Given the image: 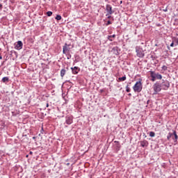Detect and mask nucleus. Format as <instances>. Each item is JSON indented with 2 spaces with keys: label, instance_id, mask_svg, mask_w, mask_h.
<instances>
[{
  "label": "nucleus",
  "instance_id": "nucleus-39",
  "mask_svg": "<svg viewBox=\"0 0 178 178\" xmlns=\"http://www.w3.org/2000/svg\"><path fill=\"white\" fill-rule=\"evenodd\" d=\"M129 97H131V93L128 94Z\"/></svg>",
  "mask_w": 178,
  "mask_h": 178
},
{
  "label": "nucleus",
  "instance_id": "nucleus-34",
  "mask_svg": "<svg viewBox=\"0 0 178 178\" xmlns=\"http://www.w3.org/2000/svg\"><path fill=\"white\" fill-rule=\"evenodd\" d=\"M163 12H166L168 10V8H166L165 9H163Z\"/></svg>",
  "mask_w": 178,
  "mask_h": 178
},
{
  "label": "nucleus",
  "instance_id": "nucleus-38",
  "mask_svg": "<svg viewBox=\"0 0 178 178\" xmlns=\"http://www.w3.org/2000/svg\"><path fill=\"white\" fill-rule=\"evenodd\" d=\"M0 9H2V5L0 3Z\"/></svg>",
  "mask_w": 178,
  "mask_h": 178
},
{
  "label": "nucleus",
  "instance_id": "nucleus-19",
  "mask_svg": "<svg viewBox=\"0 0 178 178\" xmlns=\"http://www.w3.org/2000/svg\"><path fill=\"white\" fill-rule=\"evenodd\" d=\"M65 74H66V70L62 69L60 70V77H64Z\"/></svg>",
  "mask_w": 178,
  "mask_h": 178
},
{
  "label": "nucleus",
  "instance_id": "nucleus-46",
  "mask_svg": "<svg viewBox=\"0 0 178 178\" xmlns=\"http://www.w3.org/2000/svg\"><path fill=\"white\" fill-rule=\"evenodd\" d=\"M10 54H12V51H10Z\"/></svg>",
  "mask_w": 178,
  "mask_h": 178
},
{
  "label": "nucleus",
  "instance_id": "nucleus-4",
  "mask_svg": "<svg viewBox=\"0 0 178 178\" xmlns=\"http://www.w3.org/2000/svg\"><path fill=\"white\" fill-rule=\"evenodd\" d=\"M160 84L161 85L162 90H168L169 87H170V83H169V81L166 79H162Z\"/></svg>",
  "mask_w": 178,
  "mask_h": 178
},
{
  "label": "nucleus",
  "instance_id": "nucleus-25",
  "mask_svg": "<svg viewBox=\"0 0 178 178\" xmlns=\"http://www.w3.org/2000/svg\"><path fill=\"white\" fill-rule=\"evenodd\" d=\"M154 136H155V132H154V131L149 132V137H154Z\"/></svg>",
  "mask_w": 178,
  "mask_h": 178
},
{
  "label": "nucleus",
  "instance_id": "nucleus-17",
  "mask_svg": "<svg viewBox=\"0 0 178 178\" xmlns=\"http://www.w3.org/2000/svg\"><path fill=\"white\" fill-rule=\"evenodd\" d=\"M115 143H117L115 147L116 151H120V143L118 141H115Z\"/></svg>",
  "mask_w": 178,
  "mask_h": 178
},
{
  "label": "nucleus",
  "instance_id": "nucleus-23",
  "mask_svg": "<svg viewBox=\"0 0 178 178\" xmlns=\"http://www.w3.org/2000/svg\"><path fill=\"white\" fill-rule=\"evenodd\" d=\"M55 19L56 20H62V16L57 15Z\"/></svg>",
  "mask_w": 178,
  "mask_h": 178
},
{
  "label": "nucleus",
  "instance_id": "nucleus-29",
  "mask_svg": "<svg viewBox=\"0 0 178 178\" xmlns=\"http://www.w3.org/2000/svg\"><path fill=\"white\" fill-rule=\"evenodd\" d=\"M109 24H112V22L108 20L107 23H106V26H109Z\"/></svg>",
  "mask_w": 178,
  "mask_h": 178
},
{
  "label": "nucleus",
  "instance_id": "nucleus-13",
  "mask_svg": "<svg viewBox=\"0 0 178 178\" xmlns=\"http://www.w3.org/2000/svg\"><path fill=\"white\" fill-rule=\"evenodd\" d=\"M149 73L150 74L151 81H155V80H156V78L154 75V71H149Z\"/></svg>",
  "mask_w": 178,
  "mask_h": 178
},
{
  "label": "nucleus",
  "instance_id": "nucleus-12",
  "mask_svg": "<svg viewBox=\"0 0 178 178\" xmlns=\"http://www.w3.org/2000/svg\"><path fill=\"white\" fill-rule=\"evenodd\" d=\"M112 51L114 54V55H119V47H115L112 49Z\"/></svg>",
  "mask_w": 178,
  "mask_h": 178
},
{
  "label": "nucleus",
  "instance_id": "nucleus-44",
  "mask_svg": "<svg viewBox=\"0 0 178 178\" xmlns=\"http://www.w3.org/2000/svg\"><path fill=\"white\" fill-rule=\"evenodd\" d=\"M129 84H131V83L129 82Z\"/></svg>",
  "mask_w": 178,
  "mask_h": 178
},
{
  "label": "nucleus",
  "instance_id": "nucleus-5",
  "mask_svg": "<svg viewBox=\"0 0 178 178\" xmlns=\"http://www.w3.org/2000/svg\"><path fill=\"white\" fill-rule=\"evenodd\" d=\"M106 10L107 12V14L106 15V16H108L109 15H113V13H115V11L112 10V6H111V4H107L106 6Z\"/></svg>",
  "mask_w": 178,
  "mask_h": 178
},
{
  "label": "nucleus",
  "instance_id": "nucleus-28",
  "mask_svg": "<svg viewBox=\"0 0 178 178\" xmlns=\"http://www.w3.org/2000/svg\"><path fill=\"white\" fill-rule=\"evenodd\" d=\"M150 58H151L152 60H155V59H156V56H154V55H152V56H150Z\"/></svg>",
  "mask_w": 178,
  "mask_h": 178
},
{
  "label": "nucleus",
  "instance_id": "nucleus-43",
  "mask_svg": "<svg viewBox=\"0 0 178 178\" xmlns=\"http://www.w3.org/2000/svg\"><path fill=\"white\" fill-rule=\"evenodd\" d=\"M0 59H2V56H0Z\"/></svg>",
  "mask_w": 178,
  "mask_h": 178
},
{
  "label": "nucleus",
  "instance_id": "nucleus-21",
  "mask_svg": "<svg viewBox=\"0 0 178 178\" xmlns=\"http://www.w3.org/2000/svg\"><path fill=\"white\" fill-rule=\"evenodd\" d=\"M64 55H66L67 59H72V54H70V52L67 53H63Z\"/></svg>",
  "mask_w": 178,
  "mask_h": 178
},
{
  "label": "nucleus",
  "instance_id": "nucleus-33",
  "mask_svg": "<svg viewBox=\"0 0 178 178\" xmlns=\"http://www.w3.org/2000/svg\"><path fill=\"white\" fill-rule=\"evenodd\" d=\"M79 58H80V56H75V59H79Z\"/></svg>",
  "mask_w": 178,
  "mask_h": 178
},
{
  "label": "nucleus",
  "instance_id": "nucleus-24",
  "mask_svg": "<svg viewBox=\"0 0 178 178\" xmlns=\"http://www.w3.org/2000/svg\"><path fill=\"white\" fill-rule=\"evenodd\" d=\"M161 69H162V70H164V72H165V71L168 70V67L166 65H163L161 67Z\"/></svg>",
  "mask_w": 178,
  "mask_h": 178
},
{
  "label": "nucleus",
  "instance_id": "nucleus-41",
  "mask_svg": "<svg viewBox=\"0 0 178 178\" xmlns=\"http://www.w3.org/2000/svg\"><path fill=\"white\" fill-rule=\"evenodd\" d=\"M33 140H35V136H33Z\"/></svg>",
  "mask_w": 178,
  "mask_h": 178
},
{
  "label": "nucleus",
  "instance_id": "nucleus-40",
  "mask_svg": "<svg viewBox=\"0 0 178 178\" xmlns=\"http://www.w3.org/2000/svg\"><path fill=\"white\" fill-rule=\"evenodd\" d=\"M69 165H70V163H67V166H69Z\"/></svg>",
  "mask_w": 178,
  "mask_h": 178
},
{
  "label": "nucleus",
  "instance_id": "nucleus-10",
  "mask_svg": "<svg viewBox=\"0 0 178 178\" xmlns=\"http://www.w3.org/2000/svg\"><path fill=\"white\" fill-rule=\"evenodd\" d=\"M154 77H156V80H162V74H159V72H155L154 71Z\"/></svg>",
  "mask_w": 178,
  "mask_h": 178
},
{
  "label": "nucleus",
  "instance_id": "nucleus-26",
  "mask_svg": "<svg viewBox=\"0 0 178 178\" xmlns=\"http://www.w3.org/2000/svg\"><path fill=\"white\" fill-rule=\"evenodd\" d=\"M126 91H127V92H130V91H131V89H130V88L129 87V85H127V86H126Z\"/></svg>",
  "mask_w": 178,
  "mask_h": 178
},
{
  "label": "nucleus",
  "instance_id": "nucleus-30",
  "mask_svg": "<svg viewBox=\"0 0 178 178\" xmlns=\"http://www.w3.org/2000/svg\"><path fill=\"white\" fill-rule=\"evenodd\" d=\"M170 47H175V42H173V40H172V42L170 44Z\"/></svg>",
  "mask_w": 178,
  "mask_h": 178
},
{
  "label": "nucleus",
  "instance_id": "nucleus-45",
  "mask_svg": "<svg viewBox=\"0 0 178 178\" xmlns=\"http://www.w3.org/2000/svg\"><path fill=\"white\" fill-rule=\"evenodd\" d=\"M120 3H122V1H120Z\"/></svg>",
  "mask_w": 178,
  "mask_h": 178
},
{
  "label": "nucleus",
  "instance_id": "nucleus-36",
  "mask_svg": "<svg viewBox=\"0 0 178 178\" xmlns=\"http://www.w3.org/2000/svg\"><path fill=\"white\" fill-rule=\"evenodd\" d=\"M42 131H44V127H42L41 133L42 134Z\"/></svg>",
  "mask_w": 178,
  "mask_h": 178
},
{
  "label": "nucleus",
  "instance_id": "nucleus-37",
  "mask_svg": "<svg viewBox=\"0 0 178 178\" xmlns=\"http://www.w3.org/2000/svg\"><path fill=\"white\" fill-rule=\"evenodd\" d=\"M29 155H33V152H30Z\"/></svg>",
  "mask_w": 178,
  "mask_h": 178
},
{
  "label": "nucleus",
  "instance_id": "nucleus-9",
  "mask_svg": "<svg viewBox=\"0 0 178 178\" xmlns=\"http://www.w3.org/2000/svg\"><path fill=\"white\" fill-rule=\"evenodd\" d=\"M22 48H23V42L19 40L18 42H17V44L15 45V49L20 50L22 49Z\"/></svg>",
  "mask_w": 178,
  "mask_h": 178
},
{
  "label": "nucleus",
  "instance_id": "nucleus-11",
  "mask_svg": "<svg viewBox=\"0 0 178 178\" xmlns=\"http://www.w3.org/2000/svg\"><path fill=\"white\" fill-rule=\"evenodd\" d=\"M140 146L143 147V148L145 147H148V140H142L140 142Z\"/></svg>",
  "mask_w": 178,
  "mask_h": 178
},
{
  "label": "nucleus",
  "instance_id": "nucleus-3",
  "mask_svg": "<svg viewBox=\"0 0 178 178\" xmlns=\"http://www.w3.org/2000/svg\"><path fill=\"white\" fill-rule=\"evenodd\" d=\"M153 90L154 91V94H156L158 92H160L162 90V86L161 85V83L159 81H156L154 85H153Z\"/></svg>",
  "mask_w": 178,
  "mask_h": 178
},
{
  "label": "nucleus",
  "instance_id": "nucleus-22",
  "mask_svg": "<svg viewBox=\"0 0 178 178\" xmlns=\"http://www.w3.org/2000/svg\"><path fill=\"white\" fill-rule=\"evenodd\" d=\"M126 75H124V76H122V77H120V78H118V80H119V81H125V80H126Z\"/></svg>",
  "mask_w": 178,
  "mask_h": 178
},
{
  "label": "nucleus",
  "instance_id": "nucleus-8",
  "mask_svg": "<svg viewBox=\"0 0 178 178\" xmlns=\"http://www.w3.org/2000/svg\"><path fill=\"white\" fill-rule=\"evenodd\" d=\"M71 70L72 72V74H78L79 72H80V67H71Z\"/></svg>",
  "mask_w": 178,
  "mask_h": 178
},
{
  "label": "nucleus",
  "instance_id": "nucleus-42",
  "mask_svg": "<svg viewBox=\"0 0 178 178\" xmlns=\"http://www.w3.org/2000/svg\"><path fill=\"white\" fill-rule=\"evenodd\" d=\"M26 158H29V154H27V155L26 156Z\"/></svg>",
  "mask_w": 178,
  "mask_h": 178
},
{
  "label": "nucleus",
  "instance_id": "nucleus-27",
  "mask_svg": "<svg viewBox=\"0 0 178 178\" xmlns=\"http://www.w3.org/2000/svg\"><path fill=\"white\" fill-rule=\"evenodd\" d=\"M52 15V11H48L47 12V15L49 17Z\"/></svg>",
  "mask_w": 178,
  "mask_h": 178
},
{
  "label": "nucleus",
  "instance_id": "nucleus-31",
  "mask_svg": "<svg viewBox=\"0 0 178 178\" xmlns=\"http://www.w3.org/2000/svg\"><path fill=\"white\" fill-rule=\"evenodd\" d=\"M147 105H149V104H151V100H147Z\"/></svg>",
  "mask_w": 178,
  "mask_h": 178
},
{
  "label": "nucleus",
  "instance_id": "nucleus-7",
  "mask_svg": "<svg viewBox=\"0 0 178 178\" xmlns=\"http://www.w3.org/2000/svg\"><path fill=\"white\" fill-rule=\"evenodd\" d=\"M70 44H67V43H65L64 46L63 47V54H66L70 51Z\"/></svg>",
  "mask_w": 178,
  "mask_h": 178
},
{
  "label": "nucleus",
  "instance_id": "nucleus-16",
  "mask_svg": "<svg viewBox=\"0 0 178 178\" xmlns=\"http://www.w3.org/2000/svg\"><path fill=\"white\" fill-rule=\"evenodd\" d=\"M173 138V132L172 133L169 132L168 135L167 136L168 141H170V138Z\"/></svg>",
  "mask_w": 178,
  "mask_h": 178
},
{
  "label": "nucleus",
  "instance_id": "nucleus-32",
  "mask_svg": "<svg viewBox=\"0 0 178 178\" xmlns=\"http://www.w3.org/2000/svg\"><path fill=\"white\" fill-rule=\"evenodd\" d=\"M111 17H112V16H111V15H107V19H111Z\"/></svg>",
  "mask_w": 178,
  "mask_h": 178
},
{
  "label": "nucleus",
  "instance_id": "nucleus-15",
  "mask_svg": "<svg viewBox=\"0 0 178 178\" xmlns=\"http://www.w3.org/2000/svg\"><path fill=\"white\" fill-rule=\"evenodd\" d=\"M2 83H9V77L8 76H4L2 79H1Z\"/></svg>",
  "mask_w": 178,
  "mask_h": 178
},
{
  "label": "nucleus",
  "instance_id": "nucleus-20",
  "mask_svg": "<svg viewBox=\"0 0 178 178\" xmlns=\"http://www.w3.org/2000/svg\"><path fill=\"white\" fill-rule=\"evenodd\" d=\"M173 42L175 44V47L178 45V38L174 37L172 38Z\"/></svg>",
  "mask_w": 178,
  "mask_h": 178
},
{
  "label": "nucleus",
  "instance_id": "nucleus-35",
  "mask_svg": "<svg viewBox=\"0 0 178 178\" xmlns=\"http://www.w3.org/2000/svg\"><path fill=\"white\" fill-rule=\"evenodd\" d=\"M46 106H47V108H48L49 106V104L47 103Z\"/></svg>",
  "mask_w": 178,
  "mask_h": 178
},
{
  "label": "nucleus",
  "instance_id": "nucleus-14",
  "mask_svg": "<svg viewBox=\"0 0 178 178\" xmlns=\"http://www.w3.org/2000/svg\"><path fill=\"white\" fill-rule=\"evenodd\" d=\"M172 134L175 137V138L172 137V140H174V143H177L178 136H177V134L176 131H173Z\"/></svg>",
  "mask_w": 178,
  "mask_h": 178
},
{
  "label": "nucleus",
  "instance_id": "nucleus-18",
  "mask_svg": "<svg viewBox=\"0 0 178 178\" xmlns=\"http://www.w3.org/2000/svg\"><path fill=\"white\" fill-rule=\"evenodd\" d=\"M116 38V35H108L107 38L109 41H113V39L112 38Z\"/></svg>",
  "mask_w": 178,
  "mask_h": 178
},
{
  "label": "nucleus",
  "instance_id": "nucleus-6",
  "mask_svg": "<svg viewBox=\"0 0 178 178\" xmlns=\"http://www.w3.org/2000/svg\"><path fill=\"white\" fill-rule=\"evenodd\" d=\"M65 123L66 124L70 125L73 123V116L66 115L65 116Z\"/></svg>",
  "mask_w": 178,
  "mask_h": 178
},
{
  "label": "nucleus",
  "instance_id": "nucleus-2",
  "mask_svg": "<svg viewBox=\"0 0 178 178\" xmlns=\"http://www.w3.org/2000/svg\"><path fill=\"white\" fill-rule=\"evenodd\" d=\"M136 56L138 58H144L145 56V54H144V50L143 47L137 46L136 47Z\"/></svg>",
  "mask_w": 178,
  "mask_h": 178
},
{
  "label": "nucleus",
  "instance_id": "nucleus-1",
  "mask_svg": "<svg viewBox=\"0 0 178 178\" xmlns=\"http://www.w3.org/2000/svg\"><path fill=\"white\" fill-rule=\"evenodd\" d=\"M141 81H143V79H140L134 86L133 90L135 92H141L143 90V83Z\"/></svg>",
  "mask_w": 178,
  "mask_h": 178
}]
</instances>
